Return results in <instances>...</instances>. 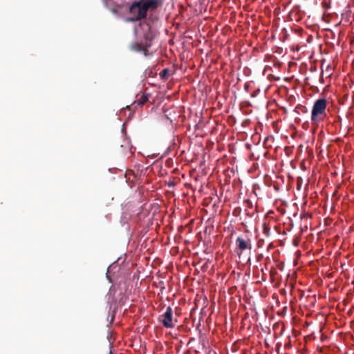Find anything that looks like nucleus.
I'll return each instance as SVG.
<instances>
[{
    "label": "nucleus",
    "instance_id": "nucleus-1",
    "mask_svg": "<svg viewBox=\"0 0 354 354\" xmlns=\"http://www.w3.org/2000/svg\"><path fill=\"white\" fill-rule=\"evenodd\" d=\"M326 106L327 100L325 98H319L315 102L311 113V121L313 124L324 120L326 116Z\"/></svg>",
    "mask_w": 354,
    "mask_h": 354
},
{
    "label": "nucleus",
    "instance_id": "nucleus-2",
    "mask_svg": "<svg viewBox=\"0 0 354 354\" xmlns=\"http://www.w3.org/2000/svg\"><path fill=\"white\" fill-rule=\"evenodd\" d=\"M143 24H146L148 26V31L144 35V37L146 40L145 44L142 45L139 42H133L130 45V49L133 51L142 53L145 56H147L148 54V48L151 46V41L153 39L154 34L151 27L148 23L144 21Z\"/></svg>",
    "mask_w": 354,
    "mask_h": 354
},
{
    "label": "nucleus",
    "instance_id": "nucleus-3",
    "mask_svg": "<svg viewBox=\"0 0 354 354\" xmlns=\"http://www.w3.org/2000/svg\"><path fill=\"white\" fill-rule=\"evenodd\" d=\"M129 13L131 17L126 19L127 21L135 22L145 19V14L143 12L142 8L138 1H133L129 7Z\"/></svg>",
    "mask_w": 354,
    "mask_h": 354
},
{
    "label": "nucleus",
    "instance_id": "nucleus-4",
    "mask_svg": "<svg viewBox=\"0 0 354 354\" xmlns=\"http://www.w3.org/2000/svg\"><path fill=\"white\" fill-rule=\"evenodd\" d=\"M129 13L131 17L126 19L127 21L135 22L145 19V14L143 12L142 8L138 1H133L129 7Z\"/></svg>",
    "mask_w": 354,
    "mask_h": 354
},
{
    "label": "nucleus",
    "instance_id": "nucleus-5",
    "mask_svg": "<svg viewBox=\"0 0 354 354\" xmlns=\"http://www.w3.org/2000/svg\"><path fill=\"white\" fill-rule=\"evenodd\" d=\"M158 321L167 328L175 327L177 322V320L173 319V310L170 306L167 307L166 311L159 316Z\"/></svg>",
    "mask_w": 354,
    "mask_h": 354
},
{
    "label": "nucleus",
    "instance_id": "nucleus-6",
    "mask_svg": "<svg viewBox=\"0 0 354 354\" xmlns=\"http://www.w3.org/2000/svg\"><path fill=\"white\" fill-rule=\"evenodd\" d=\"M252 244L250 239L245 236H238L236 239V248L234 252L241 258L243 251L249 250H251Z\"/></svg>",
    "mask_w": 354,
    "mask_h": 354
},
{
    "label": "nucleus",
    "instance_id": "nucleus-7",
    "mask_svg": "<svg viewBox=\"0 0 354 354\" xmlns=\"http://www.w3.org/2000/svg\"><path fill=\"white\" fill-rule=\"evenodd\" d=\"M140 5L143 10V12L145 14V17H147L148 11H154L158 8L162 6L163 3V0H140L138 1Z\"/></svg>",
    "mask_w": 354,
    "mask_h": 354
},
{
    "label": "nucleus",
    "instance_id": "nucleus-8",
    "mask_svg": "<svg viewBox=\"0 0 354 354\" xmlns=\"http://www.w3.org/2000/svg\"><path fill=\"white\" fill-rule=\"evenodd\" d=\"M140 5L143 10V12L145 14V17H147L148 11H154L158 8L162 6L163 3V0H140L138 1Z\"/></svg>",
    "mask_w": 354,
    "mask_h": 354
},
{
    "label": "nucleus",
    "instance_id": "nucleus-9",
    "mask_svg": "<svg viewBox=\"0 0 354 354\" xmlns=\"http://www.w3.org/2000/svg\"><path fill=\"white\" fill-rule=\"evenodd\" d=\"M149 97L150 94L149 93L142 94L139 98L137 99L136 103H137L139 106H142L148 101Z\"/></svg>",
    "mask_w": 354,
    "mask_h": 354
},
{
    "label": "nucleus",
    "instance_id": "nucleus-10",
    "mask_svg": "<svg viewBox=\"0 0 354 354\" xmlns=\"http://www.w3.org/2000/svg\"><path fill=\"white\" fill-rule=\"evenodd\" d=\"M263 234L266 237H269L270 235V229L266 223L263 224Z\"/></svg>",
    "mask_w": 354,
    "mask_h": 354
},
{
    "label": "nucleus",
    "instance_id": "nucleus-11",
    "mask_svg": "<svg viewBox=\"0 0 354 354\" xmlns=\"http://www.w3.org/2000/svg\"><path fill=\"white\" fill-rule=\"evenodd\" d=\"M169 69L165 68L160 73V76L162 79H167L169 75Z\"/></svg>",
    "mask_w": 354,
    "mask_h": 354
},
{
    "label": "nucleus",
    "instance_id": "nucleus-12",
    "mask_svg": "<svg viewBox=\"0 0 354 354\" xmlns=\"http://www.w3.org/2000/svg\"><path fill=\"white\" fill-rule=\"evenodd\" d=\"M326 71H328L330 73H329V75H330L332 74L331 71H332V68L330 67V66H328L326 67Z\"/></svg>",
    "mask_w": 354,
    "mask_h": 354
},
{
    "label": "nucleus",
    "instance_id": "nucleus-13",
    "mask_svg": "<svg viewBox=\"0 0 354 354\" xmlns=\"http://www.w3.org/2000/svg\"><path fill=\"white\" fill-rule=\"evenodd\" d=\"M263 258V254H260L257 256V261H260Z\"/></svg>",
    "mask_w": 354,
    "mask_h": 354
},
{
    "label": "nucleus",
    "instance_id": "nucleus-14",
    "mask_svg": "<svg viewBox=\"0 0 354 354\" xmlns=\"http://www.w3.org/2000/svg\"><path fill=\"white\" fill-rule=\"evenodd\" d=\"M263 241V240H261H261H259V241H258V247H261V244H262Z\"/></svg>",
    "mask_w": 354,
    "mask_h": 354
}]
</instances>
